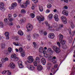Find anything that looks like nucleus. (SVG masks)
I'll return each instance as SVG.
<instances>
[{"label":"nucleus","mask_w":75,"mask_h":75,"mask_svg":"<svg viewBox=\"0 0 75 75\" xmlns=\"http://www.w3.org/2000/svg\"><path fill=\"white\" fill-rule=\"evenodd\" d=\"M17 57L16 54H13L11 55V58L12 60H13L14 61H17L18 60V58Z\"/></svg>","instance_id":"1"},{"label":"nucleus","mask_w":75,"mask_h":75,"mask_svg":"<svg viewBox=\"0 0 75 75\" xmlns=\"http://www.w3.org/2000/svg\"><path fill=\"white\" fill-rule=\"evenodd\" d=\"M28 62L29 64L33 63V61H34V59L33 58V57L32 56H29L28 58Z\"/></svg>","instance_id":"2"},{"label":"nucleus","mask_w":75,"mask_h":75,"mask_svg":"<svg viewBox=\"0 0 75 75\" xmlns=\"http://www.w3.org/2000/svg\"><path fill=\"white\" fill-rule=\"evenodd\" d=\"M37 18L39 21L40 23L41 21H43L44 20V18L43 16L41 15V16H37Z\"/></svg>","instance_id":"3"},{"label":"nucleus","mask_w":75,"mask_h":75,"mask_svg":"<svg viewBox=\"0 0 75 75\" xmlns=\"http://www.w3.org/2000/svg\"><path fill=\"white\" fill-rule=\"evenodd\" d=\"M53 50L55 52L57 53V54L59 53L61 51V50H60V49L58 48V47H57L56 46L53 47Z\"/></svg>","instance_id":"4"},{"label":"nucleus","mask_w":75,"mask_h":75,"mask_svg":"<svg viewBox=\"0 0 75 75\" xmlns=\"http://www.w3.org/2000/svg\"><path fill=\"white\" fill-rule=\"evenodd\" d=\"M61 20L63 21V23L64 24H66L67 23V18L64 16H63L61 17Z\"/></svg>","instance_id":"5"},{"label":"nucleus","mask_w":75,"mask_h":75,"mask_svg":"<svg viewBox=\"0 0 75 75\" xmlns=\"http://www.w3.org/2000/svg\"><path fill=\"white\" fill-rule=\"evenodd\" d=\"M19 51L21 52L22 57H24L25 56V51L23 50V49L21 47H20L19 49Z\"/></svg>","instance_id":"6"},{"label":"nucleus","mask_w":75,"mask_h":75,"mask_svg":"<svg viewBox=\"0 0 75 75\" xmlns=\"http://www.w3.org/2000/svg\"><path fill=\"white\" fill-rule=\"evenodd\" d=\"M55 37V35L53 33H50L48 35V37L49 38L51 39H53L54 38V37Z\"/></svg>","instance_id":"7"},{"label":"nucleus","mask_w":75,"mask_h":75,"mask_svg":"<svg viewBox=\"0 0 75 75\" xmlns=\"http://www.w3.org/2000/svg\"><path fill=\"white\" fill-rule=\"evenodd\" d=\"M62 13L65 16H68V11L67 10H63Z\"/></svg>","instance_id":"8"},{"label":"nucleus","mask_w":75,"mask_h":75,"mask_svg":"<svg viewBox=\"0 0 75 75\" xmlns=\"http://www.w3.org/2000/svg\"><path fill=\"white\" fill-rule=\"evenodd\" d=\"M9 66L10 68L11 69H14L15 68V64L13 62L11 63L9 65Z\"/></svg>","instance_id":"9"},{"label":"nucleus","mask_w":75,"mask_h":75,"mask_svg":"<svg viewBox=\"0 0 75 75\" xmlns=\"http://www.w3.org/2000/svg\"><path fill=\"white\" fill-rule=\"evenodd\" d=\"M9 33L8 32H5V35L6 36V38L7 40H8L9 39Z\"/></svg>","instance_id":"10"},{"label":"nucleus","mask_w":75,"mask_h":75,"mask_svg":"<svg viewBox=\"0 0 75 75\" xmlns=\"http://www.w3.org/2000/svg\"><path fill=\"white\" fill-rule=\"evenodd\" d=\"M68 30L69 33L70 35H71L72 36H74V32L73 31L71 32V29H69Z\"/></svg>","instance_id":"11"},{"label":"nucleus","mask_w":75,"mask_h":75,"mask_svg":"<svg viewBox=\"0 0 75 75\" xmlns=\"http://www.w3.org/2000/svg\"><path fill=\"white\" fill-rule=\"evenodd\" d=\"M41 62L43 65H45L46 63V60L44 58H42L41 59Z\"/></svg>","instance_id":"12"},{"label":"nucleus","mask_w":75,"mask_h":75,"mask_svg":"<svg viewBox=\"0 0 75 75\" xmlns=\"http://www.w3.org/2000/svg\"><path fill=\"white\" fill-rule=\"evenodd\" d=\"M58 17V16L57 14H55L54 16V17L56 21H59V18Z\"/></svg>","instance_id":"13"},{"label":"nucleus","mask_w":75,"mask_h":75,"mask_svg":"<svg viewBox=\"0 0 75 75\" xmlns=\"http://www.w3.org/2000/svg\"><path fill=\"white\" fill-rule=\"evenodd\" d=\"M59 41H62V40H63V35H62L61 34H60L59 35Z\"/></svg>","instance_id":"14"},{"label":"nucleus","mask_w":75,"mask_h":75,"mask_svg":"<svg viewBox=\"0 0 75 75\" xmlns=\"http://www.w3.org/2000/svg\"><path fill=\"white\" fill-rule=\"evenodd\" d=\"M37 69L38 71H41L42 69V67L41 65H39L37 66Z\"/></svg>","instance_id":"15"},{"label":"nucleus","mask_w":75,"mask_h":75,"mask_svg":"<svg viewBox=\"0 0 75 75\" xmlns=\"http://www.w3.org/2000/svg\"><path fill=\"white\" fill-rule=\"evenodd\" d=\"M17 6V4L16 2L12 3L11 5L12 8H14V7H16Z\"/></svg>","instance_id":"16"},{"label":"nucleus","mask_w":75,"mask_h":75,"mask_svg":"<svg viewBox=\"0 0 75 75\" xmlns=\"http://www.w3.org/2000/svg\"><path fill=\"white\" fill-rule=\"evenodd\" d=\"M47 51L49 52L50 55H52L53 54V51L51 50V48H49L48 49Z\"/></svg>","instance_id":"17"},{"label":"nucleus","mask_w":75,"mask_h":75,"mask_svg":"<svg viewBox=\"0 0 75 75\" xmlns=\"http://www.w3.org/2000/svg\"><path fill=\"white\" fill-rule=\"evenodd\" d=\"M33 29V26L32 25H30L28 26V27L27 28V30H28V31H31V30H32Z\"/></svg>","instance_id":"18"},{"label":"nucleus","mask_w":75,"mask_h":75,"mask_svg":"<svg viewBox=\"0 0 75 75\" xmlns=\"http://www.w3.org/2000/svg\"><path fill=\"white\" fill-rule=\"evenodd\" d=\"M18 34H19L21 36H22L24 34V33H23V32L21 30H19L18 32Z\"/></svg>","instance_id":"19"},{"label":"nucleus","mask_w":75,"mask_h":75,"mask_svg":"<svg viewBox=\"0 0 75 75\" xmlns=\"http://www.w3.org/2000/svg\"><path fill=\"white\" fill-rule=\"evenodd\" d=\"M11 15L9 14L8 15V20H9L10 21H13V18H11Z\"/></svg>","instance_id":"20"},{"label":"nucleus","mask_w":75,"mask_h":75,"mask_svg":"<svg viewBox=\"0 0 75 75\" xmlns=\"http://www.w3.org/2000/svg\"><path fill=\"white\" fill-rule=\"evenodd\" d=\"M43 50L44 49H43V48L40 47L39 48V51L40 53H42V52H43Z\"/></svg>","instance_id":"21"},{"label":"nucleus","mask_w":75,"mask_h":75,"mask_svg":"<svg viewBox=\"0 0 75 75\" xmlns=\"http://www.w3.org/2000/svg\"><path fill=\"white\" fill-rule=\"evenodd\" d=\"M30 70H34L35 69V67L34 66L31 65L30 66Z\"/></svg>","instance_id":"22"},{"label":"nucleus","mask_w":75,"mask_h":75,"mask_svg":"<svg viewBox=\"0 0 75 75\" xmlns=\"http://www.w3.org/2000/svg\"><path fill=\"white\" fill-rule=\"evenodd\" d=\"M41 60V59L39 57H36V61H37V62H39V61H40Z\"/></svg>","instance_id":"23"},{"label":"nucleus","mask_w":75,"mask_h":75,"mask_svg":"<svg viewBox=\"0 0 75 75\" xmlns=\"http://www.w3.org/2000/svg\"><path fill=\"white\" fill-rule=\"evenodd\" d=\"M27 6V5L25 4H24V5H23L22 4L21 5V7L22 8H26Z\"/></svg>","instance_id":"24"},{"label":"nucleus","mask_w":75,"mask_h":75,"mask_svg":"<svg viewBox=\"0 0 75 75\" xmlns=\"http://www.w3.org/2000/svg\"><path fill=\"white\" fill-rule=\"evenodd\" d=\"M33 44L34 45V48H36L37 47V45L36 44V43L35 42H33Z\"/></svg>","instance_id":"25"},{"label":"nucleus","mask_w":75,"mask_h":75,"mask_svg":"<svg viewBox=\"0 0 75 75\" xmlns=\"http://www.w3.org/2000/svg\"><path fill=\"white\" fill-rule=\"evenodd\" d=\"M52 17H53V15L52 14H50L49 16V18L50 20L52 19Z\"/></svg>","instance_id":"26"},{"label":"nucleus","mask_w":75,"mask_h":75,"mask_svg":"<svg viewBox=\"0 0 75 75\" xmlns=\"http://www.w3.org/2000/svg\"><path fill=\"white\" fill-rule=\"evenodd\" d=\"M8 50L9 53H11V51H12V49L11 47H9L8 48Z\"/></svg>","instance_id":"27"},{"label":"nucleus","mask_w":75,"mask_h":75,"mask_svg":"<svg viewBox=\"0 0 75 75\" xmlns=\"http://www.w3.org/2000/svg\"><path fill=\"white\" fill-rule=\"evenodd\" d=\"M51 71L53 73V74H55L56 73V71H55V69L54 68H52L51 70Z\"/></svg>","instance_id":"28"},{"label":"nucleus","mask_w":75,"mask_h":75,"mask_svg":"<svg viewBox=\"0 0 75 75\" xmlns=\"http://www.w3.org/2000/svg\"><path fill=\"white\" fill-rule=\"evenodd\" d=\"M21 12L23 14H25L26 13V11L25 9H23L21 10Z\"/></svg>","instance_id":"29"},{"label":"nucleus","mask_w":75,"mask_h":75,"mask_svg":"<svg viewBox=\"0 0 75 75\" xmlns=\"http://www.w3.org/2000/svg\"><path fill=\"white\" fill-rule=\"evenodd\" d=\"M37 62H37V61H34L33 62V64L34 66H35V67H36V66H37Z\"/></svg>","instance_id":"30"},{"label":"nucleus","mask_w":75,"mask_h":75,"mask_svg":"<svg viewBox=\"0 0 75 75\" xmlns=\"http://www.w3.org/2000/svg\"><path fill=\"white\" fill-rule=\"evenodd\" d=\"M30 16L32 18H34V17H35V15L33 13H31L30 14Z\"/></svg>","instance_id":"31"},{"label":"nucleus","mask_w":75,"mask_h":75,"mask_svg":"<svg viewBox=\"0 0 75 75\" xmlns=\"http://www.w3.org/2000/svg\"><path fill=\"white\" fill-rule=\"evenodd\" d=\"M61 43L62 44V45H64L65 44V41L64 40H62V41H60Z\"/></svg>","instance_id":"32"},{"label":"nucleus","mask_w":75,"mask_h":75,"mask_svg":"<svg viewBox=\"0 0 75 75\" xmlns=\"http://www.w3.org/2000/svg\"><path fill=\"white\" fill-rule=\"evenodd\" d=\"M70 23V24L72 28H74V24H73V23L72 22H71Z\"/></svg>","instance_id":"33"},{"label":"nucleus","mask_w":75,"mask_h":75,"mask_svg":"<svg viewBox=\"0 0 75 75\" xmlns=\"http://www.w3.org/2000/svg\"><path fill=\"white\" fill-rule=\"evenodd\" d=\"M43 8H42L41 6L39 7V9L40 11H41V12L42 11H43Z\"/></svg>","instance_id":"34"},{"label":"nucleus","mask_w":75,"mask_h":75,"mask_svg":"<svg viewBox=\"0 0 75 75\" xmlns=\"http://www.w3.org/2000/svg\"><path fill=\"white\" fill-rule=\"evenodd\" d=\"M53 25L54 27V28H56V27H57V26H58V25L57 23H53Z\"/></svg>","instance_id":"35"},{"label":"nucleus","mask_w":75,"mask_h":75,"mask_svg":"<svg viewBox=\"0 0 75 75\" xmlns=\"http://www.w3.org/2000/svg\"><path fill=\"white\" fill-rule=\"evenodd\" d=\"M47 7L48 8H50L52 6L50 4H48L47 5Z\"/></svg>","instance_id":"36"},{"label":"nucleus","mask_w":75,"mask_h":75,"mask_svg":"<svg viewBox=\"0 0 75 75\" xmlns=\"http://www.w3.org/2000/svg\"><path fill=\"white\" fill-rule=\"evenodd\" d=\"M4 54H6V55H9V53H8V51H4Z\"/></svg>","instance_id":"37"},{"label":"nucleus","mask_w":75,"mask_h":75,"mask_svg":"<svg viewBox=\"0 0 75 75\" xmlns=\"http://www.w3.org/2000/svg\"><path fill=\"white\" fill-rule=\"evenodd\" d=\"M29 4H30V1L28 0L26 1L25 4H26L27 6V5H28Z\"/></svg>","instance_id":"38"},{"label":"nucleus","mask_w":75,"mask_h":75,"mask_svg":"<svg viewBox=\"0 0 75 75\" xmlns=\"http://www.w3.org/2000/svg\"><path fill=\"white\" fill-rule=\"evenodd\" d=\"M17 44H16V42H14L13 43V44L15 45H16V46H19V44H18V42H17Z\"/></svg>","instance_id":"39"},{"label":"nucleus","mask_w":75,"mask_h":75,"mask_svg":"<svg viewBox=\"0 0 75 75\" xmlns=\"http://www.w3.org/2000/svg\"><path fill=\"white\" fill-rule=\"evenodd\" d=\"M4 4H3V3H0V7H3V6H4Z\"/></svg>","instance_id":"40"},{"label":"nucleus","mask_w":75,"mask_h":75,"mask_svg":"<svg viewBox=\"0 0 75 75\" xmlns=\"http://www.w3.org/2000/svg\"><path fill=\"white\" fill-rule=\"evenodd\" d=\"M7 72H8L7 74L8 75H11V71H10V70H7Z\"/></svg>","instance_id":"41"},{"label":"nucleus","mask_w":75,"mask_h":75,"mask_svg":"<svg viewBox=\"0 0 75 75\" xmlns=\"http://www.w3.org/2000/svg\"><path fill=\"white\" fill-rule=\"evenodd\" d=\"M22 21L23 22H25V21H26V19L24 17L22 19Z\"/></svg>","instance_id":"42"},{"label":"nucleus","mask_w":75,"mask_h":75,"mask_svg":"<svg viewBox=\"0 0 75 75\" xmlns=\"http://www.w3.org/2000/svg\"><path fill=\"white\" fill-rule=\"evenodd\" d=\"M19 67L20 68H23L24 67V66H23L22 64H19Z\"/></svg>","instance_id":"43"},{"label":"nucleus","mask_w":75,"mask_h":75,"mask_svg":"<svg viewBox=\"0 0 75 75\" xmlns=\"http://www.w3.org/2000/svg\"><path fill=\"white\" fill-rule=\"evenodd\" d=\"M1 10L2 11H5V8L3 7H1Z\"/></svg>","instance_id":"44"},{"label":"nucleus","mask_w":75,"mask_h":75,"mask_svg":"<svg viewBox=\"0 0 75 75\" xmlns=\"http://www.w3.org/2000/svg\"><path fill=\"white\" fill-rule=\"evenodd\" d=\"M32 1H33L34 3H37L38 1V0H32Z\"/></svg>","instance_id":"45"},{"label":"nucleus","mask_w":75,"mask_h":75,"mask_svg":"<svg viewBox=\"0 0 75 75\" xmlns=\"http://www.w3.org/2000/svg\"><path fill=\"white\" fill-rule=\"evenodd\" d=\"M0 26L1 27H3V23L1 22H0Z\"/></svg>","instance_id":"46"},{"label":"nucleus","mask_w":75,"mask_h":75,"mask_svg":"<svg viewBox=\"0 0 75 75\" xmlns=\"http://www.w3.org/2000/svg\"><path fill=\"white\" fill-rule=\"evenodd\" d=\"M57 44L59 46V47H61V45L60 44V43L59 42H57Z\"/></svg>","instance_id":"47"},{"label":"nucleus","mask_w":75,"mask_h":75,"mask_svg":"<svg viewBox=\"0 0 75 75\" xmlns=\"http://www.w3.org/2000/svg\"><path fill=\"white\" fill-rule=\"evenodd\" d=\"M62 47V48H63V49H64V50H65L67 47V46H63Z\"/></svg>","instance_id":"48"},{"label":"nucleus","mask_w":75,"mask_h":75,"mask_svg":"<svg viewBox=\"0 0 75 75\" xmlns=\"http://www.w3.org/2000/svg\"><path fill=\"white\" fill-rule=\"evenodd\" d=\"M42 53L44 54V56H45V54L46 53V51L45 50H43L42 52Z\"/></svg>","instance_id":"49"},{"label":"nucleus","mask_w":75,"mask_h":75,"mask_svg":"<svg viewBox=\"0 0 75 75\" xmlns=\"http://www.w3.org/2000/svg\"><path fill=\"white\" fill-rule=\"evenodd\" d=\"M16 41H19V40H18V37H16L15 39Z\"/></svg>","instance_id":"50"},{"label":"nucleus","mask_w":75,"mask_h":75,"mask_svg":"<svg viewBox=\"0 0 75 75\" xmlns=\"http://www.w3.org/2000/svg\"><path fill=\"white\" fill-rule=\"evenodd\" d=\"M22 62L21 61H19V62H18V65H21V64H22Z\"/></svg>","instance_id":"51"},{"label":"nucleus","mask_w":75,"mask_h":75,"mask_svg":"<svg viewBox=\"0 0 75 75\" xmlns=\"http://www.w3.org/2000/svg\"><path fill=\"white\" fill-rule=\"evenodd\" d=\"M52 65V64L51 63H48L47 64V67H50Z\"/></svg>","instance_id":"52"},{"label":"nucleus","mask_w":75,"mask_h":75,"mask_svg":"<svg viewBox=\"0 0 75 75\" xmlns=\"http://www.w3.org/2000/svg\"><path fill=\"white\" fill-rule=\"evenodd\" d=\"M1 61L2 62H6V61H5V60L4 59H2Z\"/></svg>","instance_id":"53"},{"label":"nucleus","mask_w":75,"mask_h":75,"mask_svg":"<svg viewBox=\"0 0 75 75\" xmlns=\"http://www.w3.org/2000/svg\"><path fill=\"white\" fill-rule=\"evenodd\" d=\"M6 72H7V71H4L2 72V74H6Z\"/></svg>","instance_id":"54"},{"label":"nucleus","mask_w":75,"mask_h":75,"mask_svg":"<svg viewBox=\"0 0 75 75\" xmlns=\"http://www.w3.org/2000/svg\"><path fill=\"white\" fill-rule=\"evenodd\" d=\"M45 24L46 26H49L50 25V24L48 23L47 22H45Z\"/></svg>","instance_id":"55"},{"label":"nucleus","mask_w":75,"mask_h":75,"mask_svg":"<svg viewBox=\"0 0 75 75\" xmlns=\"http://www.w3.org/2000/svg\"><path fill=\"white\" fill-rule=\"evenodd\" d=\"M58 67V64H56L54 65V68H57V67Z\"/></svg>","instance_id":"56"},{"label":"nucleus","mask_w":75,"mask_h":75,"mask_svg":"<svg viewBox=\"0 0 75 75\" xmlns=\"http://www.w3.org/2000/svg\"><path fill=\"white\" fill-rule=\"evenodd\" d=\"M5 59V61H8V58L7 57H6L4 59Z\"/></svg>","instance_id":"57"},{"label":"nucleus","mask_w":75,"mask_h":75,"mask_svg":"<svg viewBox=\"0 0 75 75\" xmlns=\"http://www.w3.org/2000/svg\"><path fill=\"white\" fill-rule=\"evenodd\" d=\"M52 62L53 64H56V63H57V61L55 60H53Z\"/></svg>","instance_id":"58"},{"label":"nucleus","mask_w":75,"mask_h":75,"mask_svg":"<svg viewBox=\"0 0 75 75\" xmlns=\"http://www.w3.org/2000/svg\"><path fill=\"white\" fill-rule=\"evenodd\" d=\"M49 55L48 54H45V56H46L45 57L46 58H48L49 56Z\"/></svg>","instance_id":"59"},{"label":"nucleus","mask_w":75,"mask_h":75,"mask_svg":"<svg viewBox=\"0 0 75 75\" xmlns=\"http://www.w3.org/2000/svg\"><path fill=\"white\" fill-rule=\"evenodd\" d=\"M7 21H8V20H7V18H5L4 19V21L6 22H7Z\"/></svg>","instance_id":"60"},{"label":"nucleus","mask_w":75,"mask_h":75,"mask_svg":"<svg viewBox=\"0 0 75 75\" xmlns=\"http://www.w3.org/2000/svg\"><path fill=\"white\" fill-rule=\"evenodd\" d=\"M44 34L45 35H47V32L46 31H45L44 32Z\"/></svg>","instance_id":"61"},{"label":"nucleus","mask_w":75,"mask_h":75,"mask_svg":"<svg viewBox=\"0 0 75 75\" xmlns=\"http://www.w3.org/2000/svg\"><path fill=\"white\" fill-rule=\"evenodd\" d=\"M59 26H60V27H62L64 25L62 24H60L59 25Z\"/></svg>","instance_id":"62"},{"label":"nucleus","mask_w":75,"mask_h":75,"mask_svg":"<svg viewBox=\"0 0 75 75\" xmlns=\"http://www.w3.org/2000/svg\"><path fill=\"white\" fill-rule=\"evenodd\" d=\"M64 8H65V9H68V6H64Z\"/></svg>","instance_id":"63"},{"label":"nucleus","mask_w":75,"mask_h":75,"mask_svg":"<svg viewBox=\"0 0 75 75\" xmlns=\"http://www.w3.org/2000/svg\"><path fill=\"white\" fill-rule=\"evenodd\" d=\"M9 25L11 26V25H13V23L11 22V23H9Z\"/></svg>","instance_id":"64"}]
</instances>
